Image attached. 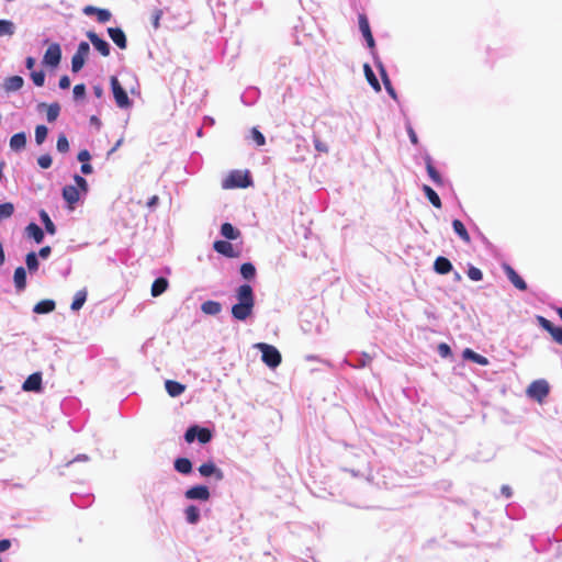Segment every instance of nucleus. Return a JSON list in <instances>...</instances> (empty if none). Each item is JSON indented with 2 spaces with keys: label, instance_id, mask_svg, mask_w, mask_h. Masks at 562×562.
Listing matches in <instances>:
<instances>
[{
  "label": "nucleus",
  "instance_id": "obj_1",
  "mask_svg": "<svg viewBox=\"0 0 562 562\" xmlns=\"http://www.w3.org/2000/svg\"><path fill=\"white\" fill-rule=\"evenodd\" d=\"M74 181L75 186H65L63 189V198L69 205L76 204L80 200V194L88 192V182L83 177L75 175Z\"/></svg>",
  "mask_w": 562,
  "mask_h": 562
},
{
  "label": "nucleus",
  "instance_id": "obj_2",
  "mask_svg": "<svg viewBox=\"0 0 562 562\" xmlns=\"http://www.w3.org/2000/svg\"><path fill=\"white\" fill-rule=\"evenodd\" d=\"M251 184V179L247 171L233 170L223 180L222 187L224 189L233 188H247Z\"/></svg>",
  "mask_w": 562,
  "mask_h": 562
},
{
  "label": "nucleus",
  "instance_id": "obj_3",
  "mask_svg": "<svg viewBox=\"0 0 562 562\" xmlns=\"http://www.w3.org/2000/svg\"><path fill=\"white\" fill-rule=\"evenodd\" d=\"M255 348L261 351V359L270 369H276L281 363V353L274 346L259 342Z\"/></svg>",
  "mask_w": 562,
  "mask_h": 562
},
{
  "label": "nucleus",
  "instance_id": "obj_4",
  "mask_svg": "<svg viewBox=\"0 0 562 562\" xmlns=\"http://www.w3.org/2000/svg\"><path fill=\"white\" fill-rule=\"evenodd\" d=\"M111 88L113 92V97L115 100L116 105L120 109H127L132 105L131 100L126 93V91L123 89L121 83L119 82L116 77H111Z\"/></svg>",
  "mask_w": 562,
  "mask_h": 562
},
{
  "label": "nucleus",
  "instance_id": "obj_5",
  "mask_svg": "<svg viewBox=\"0 0 562 562\" xmlns=\"http://www.w3.org/2000/svg\"><path fill=\"white\" fill-rule=\"evenodd\" d=\"M90 46L87 42H81L78 45L76 53L71 58V70L78 72L85 66V63L89 56Z\"/></svg>",
  "mask_w": 562,
  "mask_h": 562
},
{
  "label": "nucleus",
  "instance_id": "obj_6",
  "mask_svg": "<svg viewBox=\"0 0 562 562\" xmlns=\"http://www.w3.org/2000/svg\"><path fill=\"white\" fill-rule=\"evenodd\" d=\"M550 387L546 380H536L527 389V394L541 403L549 394Z\"/></svg>",
  "mask_w": 562,
  "mask_h": 562
},
{
  "label": "nucleus",
  "instance_id": "obj_7",
  "mask_svg": "<svg viewBox=\"0 0 562 562\" xmlns=\"http://www.w3.org/2000/svg\"><path fill=\"white\" fill-rule=\"evenodd\" d=\"M61 59V48L58 43H52L47 47L44 56H43V64L45 66L56 68Z\"/></svg>",
  "mask_w": 562,
  "mask_h": 562
},
{
  "label": "nucleus",
  "instance_id": "obj_8",
  "mask_svg": "<svg viewBox=\"0 0 562 562\" xmlns=\"http://www.w3.org/2000/svg\"><path fill=\"white\" fill-rule=\"evenodd\" d=\"M236 300L238 304H248L255 306V295L249 284H243L236 290Z\"/></svg>",
  "mask_w": 562,
  "mask_h": 562
},
{
  "label": "nucleus",
  "instance_id": "obj_9",
  "mask_svg": "<svg viewBox=\"0 0 562 562\" xmlns=\"http://www.w3.org/2000/svg\"><path fill=\"white\" fill-rule=\"evenodd\" d=\"M537 321L539 325L549 331L552 336V338L560 345H562V327L554 326L550 321H548L543 316H538Z\"/></svg>",
  "mask_w": 562,
  "mask_h": 562
},
{
  "label": "nucleus",
  "instance_id": "obj_10",
  "mask_svg": "<svg viewBox=\"0 0 562 562\" xmlns=\"http://www.w3.org/2000/svg\"><path fill=\"white\" fill-rule=\"evenodd\" d=\"M87 37L90 40L94 48L104 57L110 55V45L106 41L99 37L94 32H88Z\"/></svg>",
  "mask_w": 562,
  "mask_h": 562
},
{
  "label": "nucleus",
  "instance_id": "obj_11",
  "mask_svg": "<svg viewBox=\"0 0 562 562\" xmlns=\"http://www.w3.org/2000/svg\"><path fill=\"white\" fill-rule=\"evenodd\" d=\"M188 499L207 501L210 498V491L204 485H196L186 491Z\"/></svg>",
  "mask_w": 562,
  "mask_h": 562
},
{
  "label": "nucleus",
  "instance_id": "obj_12",
  "mask_svg": "<svg viewBox=\"0 0 562 562\" xmlns=\"http://www.w3.org/2000/svg\"><path fill=\"white\" fill-rule=\"evenodd\" d=\"M199 472L202 476H215L216 481H222L224 477L223 471L218 469L212 461L203 463L199 468Z\"/></svg>",
  "mask_w": 562,
  "mask_h": 562
},
{
  "label": "nucleus",
  "instance_id": "obj_13",
  "mask_svg": "<svg viewBox=\"0 0 562 562\" xmlns=\"http://www.w3.org/2000/svg\"><path fill=\"white\" fill-rule=\"evenodd\" d=\"M254 307L248 304H234L232 315L237 321H246L252 314Z\"/></svg>",
  "mask_w": 562,
  "mask_h": 562
},
{
  "label": "nucleus",
  "instance_id": "obj_14",
  "mask_svg": "<svg viewBox=\"0 0 562 562\" xmlns=\"http://www.w3.org/2000/svg\"><path fill=\"white\" fill-rule=\"evenodd\" d=\"M503 269L508 280L514 284L515 288L521 291H525L527 289L526 282L522 280L521 277L518 276V273L509 265H504Z\"/></svg>",
  "mask_w": 562,
  "mask_h": 562
},
{
  "label": "nucleus",
  "instance_id": "obj_15",
  "mask_svg": "<svg viewBox=\"0 0 562 562\" xmlns=\"http://www.w3.org/2000/svg\"><path fill=\"white\" fill-rule=\"evenodd\" d=\"M42 387V375L41 373L31 374L22 384V390L30 391H40Z\"/></svg>",
  "mask_w": 562,
  "mask_h": 562
},
{
  "label": "nucleus",
  "instance_id": "obj_16",
  "mask_svg": "<svg viewBox=\"0 0 562 562\" xmlns=\"http://www.w3.org/2000/svg\"><path fill=\"white\" fill-rule=\"evenodd\" d=\"M213 247L218 254L228 258H234L237 256L233 245L227 240H216Z\"/></svg>",
  "mask_w": 562,
  "mask_h": 562
},
{
  "label": "nucleus",
  "instance_id": "obj_17",
  "mask_svg": "<svg viewBox=\"0 0 562 562\" xmlns=\"http://www.w3.org/2000/svg\"><path fill=\"white\" fill-rule=\"evenodd\" d=\"M109 36L111 40L121 48H126V36L124 32L119 27L108 29Z\"/></svg>",
  "mask_w": 562,
  "mask_h": 562
},
{
  "label": "nucleus",
  "instance_id": "obj_18",
  "mask_svg": "<svg viewBox=\"0 0 562 562\" xmlns=\"http://www.w3.org/2000/svg\"><path fill=\"white\" fill-rule=\"evenodd\" d=\"M375 65L376 67L379 68V71H380V75H381V78H382V81L384 83V87H385V90L387 91V93L396 100L397 95H396V92L394 90V88L392 87L391 85V81L389 79V76L386 74V70L384 68V66L382 65V63L380 60H376L375 61Z\"/></svg>",
  "mask_w": 562,
  "mask_h": 562
},
{
  "label": "nucleus",
  "instance_id": "obj_19",
  "mask_svg": "<svg viewBox=\"0 0 562 562\" xmlns=\"http://www.w3.org/2000/svg\"><path fill=\"white\" fill-rule=\"evenodd\" d=\"M462 357L465 360H471L480 366H487L490 363L488 359L484 356H481L473 351L470 348H465L462 352Z\"/></svg>",
  "mask_w": 562,
  "mask_h": 562
},
{
  "label": "nucleus",
  "instance_id": "obj_20",
  "mask_svg": "<svg viewBox=\"0 0 562 562\" xmlns=\"http://www.w3.org/2000/svg\"><path fill=\"white\" fill-rule=\"evenodd\" d=\"M14 285L18 291H23L26 286V271L23 267H18L13 276Z\"/></svg>",
  "mask_w": 562,
  "mask_h": 562
},
{
  "label": "nucleus",
  "instance_id": "obj_21",
  "mask_svg": "<svg viewBox=\"0 0 562 562\" xmlns=\"http://www.w3.org/2000/svg\"><path fill=\"white\" fill-rule=\"evenodd\" d=\"M25 233L29 237L33 238L37 244L42 243L44 239V233L42 228L35 223H30L25 227Z\"/></svg>",
  "mask_w": 562,
  "mask_h": 562
},
{
  "label": "nucleus",
  "instance_id": "obj_22",
  "mask_svg": "<svg viewBox=\"0 0 562 562\" xmlns=\"http://www.w3.org/2000/svg\"><path fill=\"white\" fill-rule=\"evenodd\" d=\"M26 145V135L24 132L16 133L10 138V148L14 151L22 150Z\"/></svg>",
  "mask_w": 562,
  "mask_h": 562
},
{
  "label": "nucleus",
  "instance_id": "obj_23",
  "mask_svg": "<svg viewBox=\"0 0 562 562\" xmlns=\"http://www.w3.org/2000/svg\"><path fill=\"white\" fill-rule=\"evenodd\" d=\"M38 108H46V117L48 122H55L60 113V105L55 102L50 104L41 103Z\"/></svg>",
  "mask_w": 562,
  "mask_h": 562
},
{
  "label": "nucleus",
  "instance_id": "obj_24",
  "mask_svg": "<svg viewBox=\"0 0 562 562\" xmlns=\"http://www.w3.org/2000/svg\"><path fill=\"white\" fill-rule=\"evenodd\" d=\"M434 269L439 274H447L452 270V265L447 258L438 257L435 260Z\"/></svg>",
  "mask_w": 562,
  "mask_h": 562
},
{
  "label": "nucleus",
  "instance_id": "obj_25",
  "mask_svg": "<svg viewBox=\"0 0 562 562\" xmlns=\"http://www.w3.org/2000/svg\"><path fill=\"white\" fill-rule=\"evenodd\" d=\"M165 386L166 391L171 397H177L181 395L186 390V386L183 384L171 380H167Z\"/></svg>",
  "mask_w": 562,
  "mask_h": 562
},
{
  "label": "nucleus",
  "instance_id": "obj_26",
  "mask_svg": "<svg viewBox=\"0 0 562 562\" xmlns=\"http://www.w3.org/2000/svg\"><path fill=\"white\" fill-rule=\"evenodd\" d=\"M24 80L20 76H12L5 79L4 81V89L5 91H18L23 87Z\"/></svg>",
  "mask_w": 562,
  "mask_h": 562
},
{
  "label": "nucleus",
  "instance_id": "obj_27",
  "mask_svg": "<svg viewBox=\"0 0 562 562\" xmlns=\"http://www.w3.org/2000/svg\"><path fill=\"white\" fill-rule=\"evenodd\" d=\"M425 162H426V170H427V173H428L429 178L436 184H441L442 183V178L439 175V172L436 170V168L432 166V160H431V157L429 155H426Z\"/></svg>",
  "mask_w": 562,
  "mask_h": 562
},
{
  "label": "nucleus",
  "instance_id": "obj_28",
  "mask_svg": "<svg viewBox=\"0 0 562 562\" xmlns=\"http://www.w3.org/2000/svg\"><path fill=\"white\" fill-rule=\"evenodd\" d=\"M201 311L206 315H217L222 311V305L216 301H205L201 305Z\"/></svg>",
  "mask_w": 562,
  "mask_h": 562
},
{
  "label": "nucleus",
  "instance_id": "obj_29",
  "mask_svg": "<svg viewBox=\"0 0 562 562\" xmlns=\"http://www.w3.org/2000/svg\"><path fill=\"white\" fill-rule=\"evenodd\" d=\"M452 228L454 231V233L467 244H470L471 241V238H470V235L465 228V226L463 225V223L459 220H453L452 221Z\"/></svg>",
  "mask_w": 562,
  "mask_h": 562
},
{
  "label": "nucleus",
  "instance_id": "obj_30",
  "mask_svg": "<svg viewBox=\"0 0 562 562\" xmlns=\"http://www.w3.org/2000/svg\"><path fill=\"white\" fill-rule=\"evenodd\" d=\"M55 310V302L53 300H43L34 305L33 312L36 314H46Z\"/></svg>",
  "mask_w": 562,
  "mask_h": 562
},
{
  "label": "nucleus",
  "instance_id": "obj_31",
  "mask_svg": "<svg viewBox=\"0 0 562 562\" xmlns=\"http://www.w3.org/2000/svg\"><path fill=\"white\" fill-rule=\"evenodd\" d=\"M184 516L188 524L195 525L200 520V509L194 505H190L186 508Z\"/></svg>",
  "mask_w": 562,
  "mask_h": 562
},
{
  "label": "nucleus",
  "instance_id": "obj_32",
  "mask_svg": "<svg viewBox=\"0 0 562 562\" xmlns=\"http://www.w3.org/2000/svg\"><path fill=\"white\" fill-rule=\"evenodd\" d=\"M363 71H364V75H366V78L368 80V82L370 83V86L376 91H381V86L379 83V80L376 79L372 68L370 67V65L368 64H364L363 66Z\"/></svg>",
  "mask_w": 562,
  "mask_h": 562
},
{
  "label": "nucleus",
  "instance_id": "obj_33",
  "mask_svg": "<svg viewBox=\"0 0 562 562\" xmlns=\"http://www.w3.org/2000/svg\"><path fill=\"white\" fill-rule=\"evenodd\" d=\"M168 288V280L165 278H158L154 281L151 285V295L154 297L162 294Z\"/></svg>",
  "mask_w": 562,
  "mask_h": 562
},
{
  "label": "nucleus",
  "instance_id": "obj_34",
  "mask_svg": "<svg viewBox=\"0 0 562 562\" xmlns=\"http://www.w3.org/2000/svg\"><path fill=\"white\" fill-rule=\"evenodd\" d=\"M86 300H87V290L83 289V290L77 291L70 308L74 312L79 311L83 306Z\"/></svg>",
  "mask_w": 562,
  "mask_h": 562
},
{
  "label": "nucleus",
  "instance_id": "obj_35",
  "mask_svg": "<svg viewBox=\"0 0 562 562\" xmlns=\"http://www.w3.org/2000/svg\"><path fill=\"white\" fill-rule=\"evenodd\" d=\"M175 469L182 474H189L192 470V463L187 458H179L175 461Z\"/></svg>",
  "mask_w": 562,
  "mask_h": 562
},
{
  "label": "nucleus",
  "instance_id": "obj_36",
  "mask_svg": "<svg viewBox=\"0 0 562 562\" xmlns=\"http://www.w3.org/2000/svg\"><path fill=\"white\" fill-rule=\"evenodd\" d=\"M15 24L10 20H0V37L12 36L15 33Z\"/></svg>",
  "mask_w": 562,
  "mask_h": 562
},
{
  "label": "nucleus",
  "instance_id": "obj_37",
  "mask_svg": "<svg viewBox=\"0 0 562 562\" xmlns=\"http://www.w3.org/2000/svg\"><path fill=\"white\" fill-rule=\"evenodd\" d=\"M40 218H41L42 223L44 224L46 232L50 235H54L56 233V226L53 223V221L50 220L48 213L44 210H41Z\"/></svg>",
  "mask_w": 562,
  "mask_h": 562
},
{
  "label": "nucleus",
  "instance_id": "obj_38",
  "mask_svg": "<svg viewBox=\"0 0 562 562\" xmlns=\"http://www.w3.org/2000/svg\"><path fill=\"white\" fill-rule=\"evenodd\" d=\"M221 234L227 239H237L239 237V232L229 223L222 225Z\"/></svg>",
  "mask_w": 562,
  "mask_h": 562
},
{
  "label": "nucleus",
  "instance_id": "obj_39",
  "mask_svg": "<svg viewBox=\"0 0 562 562\" xmlns=\"http://www.w3.org/2000/svg\"><path fill=\"white\" fill-rule=\"evenodd\" d=\"M423 191L425 193V195L428 198V200L430 201V203L435 206V207H441V201H440V198L438 196V194L427 184H424L423 186Z\"/></svg>",
  "mask_w": 562,
  "mask_h": 562
},
{
  "label": "nucleus",
  "instance_id": "obj_40",
  "mask_svg": "<svg viewBox=\"0 0 562 562\" xmlns=\"http://www.w3.org/2000/svg\"><path fill=\"white\" fill-rule=\"evenodd\" d=\"M25 263L30 273L36 272L38 269V258L35 252H29L25 258Z\"/></svg>",
  "mask_w": 562,
  "mask_h": 562
},
{
  "label": "nucleus",
  "instance_id": "obj_41",
  "mask_svg": "<svg viewBox=\"0 0 562 562\" xmlns=\"http://www.w3.org/2000/svg\"><path fill=\"white\" fill-rule=\"evenodd\" d=\"M240 274L247 280L252 279L256 274L255 266L250 262L243 263L240 267Z\"/></svg>",
  "mask_w": 562,
  "mask_h": 562
},
{
  "label": "nucleus",
  "instance_id": "obj_42",
  "mask_svg": "<svg viewBox=\"0 0 562 562\" xmlns=\"http://www.w3.org/2000/svg\"><path fill=\"white\" fill-rule=\"evenodd\" d=\"M14 205L10 202L0 204V222L12 216Z\"/></svg>",
  "mask_w": 562,
  "mask_h": 562
},
{
  "label": "nucleus",
  "instance_id": "obj_43",
  "mask_svg": "<svg viewBox=\"0 0 562 562\" xmlns=\"http://www.w3.org/2000/svg\"><path fill=\"white\" fill-rule=\"evenodd\" d=\"M48 128L45 125H37L35 128V142L37 145H42L46 139Z\"/></svg>",
  "mask_w": 562,
  "mask_h": 562
},
{
  "label": "nucleus",
  "instance_id": "obj_44",
  "mask_svg": "<svg viewBox=\"0 0 562 562\" xmlns=\"http://www.w3.org/2000/svg\"><path fill=\"white\" fill-rule=\"evenodd\" d=\"M358 21H359V29H360V32L362 33L363 37L372 34L371 30H370L369 21L364 14H360L358 18Z\"/></svg>",
  "mask_w": 562,
  "mask_h": 562
},
{
  "label": "nucleus",
  "instance_id": "obj_45",
  "mask_svg": "<svg viewBox=\"0 0 562 562\" xmlns=\"http://www.w3.org/2000/svg\"><path fill=\"white\" fill-rule=\"evenodd\" d=\"M56 148L59 153H67L69 150V142L65 134L58 136Z\"/></svg>",
  "mask_w": 562,
  "mask_h": 562
},
{
  "label": "nucleus",
  "instance_id": "obj_46",
  "mask_svg": "<svg viewBox=\"0 0 562 562\" xmlns=\"http://www.w3.org/2000/svg\"><path fill=\"white\" fill-rule=\"evenodd\" d=\"M31 78L35 86L42 87L45 82V72L43 70L32 71Z\"/></svg>",
  "mask_w": 562,
  "mask_h": 562
},
{
  "label": "nucleus",
  "instance_id": "obj_47",
  "mask_svg": "<svg viewBox=\"0 0 562 562\" xmlns=\"http://www.w3.org/2000/svg\"><path fill=\"white\" fill-rule=\"evenodd\" d=\"M251 138L258 146H263L266 144V138L263 134L256 127L251 128Z\"/></svg>",
  "mask_w": 562,
  "mask_h": 562
},
{
  "label": "nucleus",
  "instance_id": "obj_48",
  "mask_svg": "<svg viewBox=\"0 0 562 562\" xmlns=\"http://www.w3.org/2000/svg\"><path fill=\"white\" fill-rule=\"evenodd\" d=\"M212 438V434L209 429L206 428H200L199 427V431H198V436H196V439L201 442V443H206L211 440Z\"/></svg>",
  "mask_w": 562,
  "mask_h": 562
},
{
  "label": "nucleus",
  "instance_id": "obj_49",
  "mask_svg": "<svg viewBox=\"0 0 562 562\" xmlns=\"http://www.w3.org/2000/svg\"><path fill=\"white\" fill-rule=\"evenodd\" d=\"M198 431H199V426H192V427L188 428V430L184 434L186 441L189 443L193 442L196 439Z\"/></svg>",
  "mask_w": 562,
  "mask_h": 562
},
{
  "label": "nucleus",
  "instance_id": "obj_50",
  "mask_svg": "<svg viewBox=\"0 0 562 562\" xmlns=\"http://www.w3.org/2000/svg\"><path fill=\"white\" fill-rule=\"evenodd\" d=\"M468 277L473 281H481L483 273L479 268L471 266L468 270Z\"/></svg>",
  "mask_w": 562,
  "mask_h": 562
},
{
  "label": "nucleus",
  "instance_id": "obj_51",
  "mask_svg": "<svg viewBox=\"0 0 562 562\" xmlns=\"http://www.w3.org/2000/svg\"><path fill=\"white\" fill-rule=\"evenodd\" d=\"M52 157L48 154L42 155L37 158V164L42 169H47L52 166Z\"/></svg>",
  "mask_w": 562,
  "mask_h": 562
},
{
  "label": "nucleus",
  "instance_id": "obj_52",
  "mask_svg": "<svg viewBox=\"0 0 562 562\" xmlns=\"http://www.w3.org/2000/svg\"><path fill=\"white\" fill-rule=\"evenodd\" d=\"M97 18L100 23H105L111 19V12L106 9H99L97 12Z\"/></svg>",
  "mask_w": 562,
  "mask_h": 562
},
{
  "label": "nucleus",
  "instance_id": "obj_53",
  "mask_svg": "<svg viewBox=\"0 0 562 562\" xmlns=\"http://www.w3.org/2000/svg\"><path fill=\"white\" fill-rule=\"evenodd\" d=\"M86 94V86L83 83L74 87V98L76 100L82 99Z\"/></svg>",
  "mask_w": 562,
  "mask_h": 562
},
{
  "label": "nucleus",
  "instance_id": "obj_54",
  "mask_svg": "<svg viewBox=\"0 0 562 562\" xmlns=\"http://www.w3.org/2000/svg\"><path fill=\"white\" fill-rule=\"evenodd\" d=\"M438 352L442 358H447L450 356L451 349L447 344L442 342L438 346Z\"/></svg>",
  "mask_w": 562,
  "mask_h": 562
},
{
  "label": "nucleus",
  "instance_id": "obj_55",
  "mask_svg": "<svg viewBox=\"0 0 562 562\" xmlns=\"http://www.w3.org/2000/svg\"><path fill=\"white\" fill-rule=\"evenodd\" d=\"M314 147L319 153H328V147L319 138H314Z\"/></svg>",
  "mask_w": 562,
  "mask_h": 562
},
{
  "label": "nucleus",
  "instance_id": "obj_56",
  "mask_svg": "<svg viewBox=\"0 0 562 562\" xmlns=\"http://www.w3.org/2000/svg\"><path fill=\"white\" fill-rule=\"evenodd\" d=\"M406 130H407V134H408V137H409L411 142L414 145H417L418 144V137H417L414 128L411 126V124H407Z\"/></svg>",
  "mask_w": 562,
  "mask_h": 562
},
{
  "label": "nucleus",
  "instance_id": "obj_57",
  "mask_svg": "<svg viewBox=\"0 0 562 562\" xmlns=\"http://www.w3.org/2000/svg\"><path fill=\"white\" fill-rule=\"evenodd\" d=\"M77 158H78L79 161L85 164V162H88L90 160L91 156H90V153L87 149H83V150L79 151Z\"/></svg>",
  "mask_w": 562,
  "mask_h": 562
},
{
  "label": "nucleus",
  "instance_id": "obj_58",
  "mask_svg": "<svg viewBox=\"0 0 562 562\" xmlns=\"http://www.w3.org/2000/svg\"><path fill=\"white\" fill-rule=\"evenodd\" d=\"M52 252V248L49 246H45L40 249L37 258L47 259Z\"/></svg>",
  "mask_w": 562,
  "mask_h": 562
},
{
  "label": "nucleus",
  "instance_id": "obj_59",
  "mask_svg": "<svg viewBox=\"0 0 562 562\" xmlns=\"http://www.w3.org/2000/svg\"><path fill=\"white\" fill-rule=\"evenodd\" d=\"M162 16V11L161 10H156L153 14V25L155 29H158L159 27V21Z\"/></svg>",
  "mask_w": 562,
  "mask_h": 562
},
{
  "label": "nucleus",
  "instance_id": "obj_60",
  "mask_svg": "<svg viewBox=\"0 0 562 562\" xmlns=\"http://www.w3.org/2000/svg\"><path fill=\"white\" fill-rule=\"evenodd\" d=\"M59 88L60 89H68L70 87V79L68 76H63L59 79Z\"/></svg>",
  "mask_w": 562,
  "mask_h": 562
},
{
  "label": "nucleus",
  "instance_id": "obj_61",
  "mask_svg": "<svg viewBox=\"0 0 562 562\" xmlns=\"http://www.w3.org/2000/svg\"><path fill=\"white\" fill-rule=\"evenodd\" d=\"M371 362V357L367 353H363L359 359V367H366Z\"/></svg>",
  "mask_w": 562,
  "mask_h": 562
},
{
  "label": "nucleus",
  "instance_id": "obj_62",
  "mask_svg": "<svg viewBox=\"0 0 562 562\" xmlns=\"http://www.w3.org/2000/svg\"><path fill=\"white\" fill-rule=\"evenodd\" d=\"M80 170L85 175H90L92 172V166L90 164H88V162H85V164L81 165Z\"/></svg>",
  "mask_w": 562,
  "mask_h": 562
},
{
  "label": "nucleus",
  "instance_id": "obj_63",
  "mask_svg": "<svg viewBox=\"0 0 562 562\" xmlns=\"http://www.w3.org/2000/svg\"><path fill=\"white\" fill-rule=\"evenodd\" d=\"M10 546H11L10 540H8V539L0 540V552L8 550L10 548Z\"/></svg>",
  "mask_w": 562,
  "mask_h": 562
},
{
  "label": "nucleus",
  "instance_id": "obj_64",
  "mask_svg": "<svg viewBox=\"0 0 562 562\" xmlns=\"http://www.w3.org/2000/svg\"><path fill=\"white\" fill-rule=\"evenodd\" d=\"M99 8H95V7H92V5H88L83 9V12L85 14L87 15H91V14H97Z\"/></svg>",
  "mask_w": 562,
  "mask_h": 562
}]
</instances>
